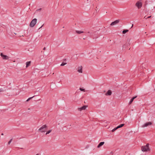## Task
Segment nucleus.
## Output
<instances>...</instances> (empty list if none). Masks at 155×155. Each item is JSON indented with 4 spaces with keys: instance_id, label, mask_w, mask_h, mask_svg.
Here are the masks:
<instances>
[{
    "instance_id": "nucleus-1",
    "label": "nucleus",
    "mask_w": 155,
    "mask_h": 155,
    "mask_svg": "<svg viewBox=\"0 0 155 155\" xmlns=\"http://www.w3.org/2000/svg\"><path fill=\"white\" fill-rule=\"evenodd\" d=\"M47 126L46 124L43 125L38 130V131L41 133L44 132L47 130Z\"/></svg>"
},
{
    "instance_id": "nucleus-2",
    "label": "nucleus",
    "mask_w": 155,
    "mask_h": 155,
    "mask_svg": "<svg viewBox=\"0 0 155 155\" xmlns=\"http://www.w3.org/2000/svg\"><path fill=\"white\" fill-rule=\"evenodd\" d=\"M141 150L143 152H147L150 150L149 147V144L147 143L146 146H142L141 147Z\"/></svg>"
},
{
    "instance_id": "nucleus-3",
    "label": "nucleus",
    "mask_w": 155,
    "mask_h": 155,
    "mask_svg": "<svg viewBox=\"0 0 155 155\" xmlns=\"http://www.w3.org/2000/svg\"><path fill=\"white\" fill-rule=\"evenodd\" d=\"M37 21V19L36 18H35L33 19L30 24V26L31 27H33L36 24Z\"/></svg>"
},
{
    "instance_id": "nucleus-4",
    "label": "nucleus",
    "mask_w": 155,
    "mask_h": 155,
    "mask_svg": "<svg viewBox=\"0 0 155 155\" xmlns=\"http://www.w3.org/2000/svg\"><path fill=\"white\" fill-rule=\"evenodd\" d=\"M0 55L3 60H8L9 58V57L6 55H4L2 53H0Z\"/></svg>"
},
{
    "instance_id": "nucleus-5",
    "label": "nucleus",
    "mask_w": 155,
    "mask_h": 155,
    "mask_svg": "<svg viewBox=\"0 0 155 155\" xmlns=\"http://www.w3.org/2000/svg\"><path fill=\"white\" fill-rule=\"evenodd\" d=\"M152 124L151 122H148L145 124H144L142 126V127H147L149 125H151Z\"/></svg>"
},
{
    "instance_id": "nucleus-6",
    "label": "nucleus",
    "mask_w": 155,
    "mask_h": 155,
    "mask_svg": "<svg viewBox=\"0 0 155 155\" xmlns=\"http://www.w3.org/2000/svg\"><path fill=\"white\" fill-rule=\"evenodd\" d=\"M142 3L139 2H137L136 4V6L138 8H140L142 6Z\"/></svg>"
},
{
    "instance_id": "nucleus-7",
    "label": "nucleus",
    "mask_w": 155,
    "mask_h": 155,
    "mask_svg": "<svg viewBox=\"0 0 155 155\" xmlns=\"http://www.w3.org/2000/svg\"><path fill=\"white\" fill-rule=\"evenodd\" d=\"M120 21V20L118 19L112 22L110 24V25L113 26L117 24Z\"/></svg>"
},
{
    "instance_id": "nucleus-8",
    "label": "nucleus",
    "mask_w": 155,
    "mask_h": 155,
    "mask_svg": "<svg viewBox=\"0 0 155 155\" xmlns=\"http://www.w3.org/2000/svg\"><path fill=\"white\" fill-rule=\"evenodd\" d=\"M87 107V106L84 105V106H83V107H81L78 108V110L79 111H81L82 110H85Z\"/></svg>"
},
{
    "instance_id": "nucleus-9",
    "label": "nucleus",
    "mask_w": 155,
    "mask_h": 155,
    "mask_svg": "<svg viewBox=\"0 0 155 155\" xmlns=\"http://www.w3.org/2000/svg\"><path fill=\"white\" fill-rule=\"evenodd\" d=\"M78 71L79 73H82V66H81L79 67L78 68Z\"/></svg>"
},
{
    "instance_id": "nucleus-10",
    "label": "nucleus",
    "mask_w": 155,
    "mask_h": 155,
    "mask_svg": "<svg viewBox=\"0 0 155 155\" xmlns=\"http://www.w3.org/2000/svg\"><path fill=\"white\" fill-rule=\"evenodd\" d=\"M137 97V96H136L135 97H133L130 100V101L129 103V104H131V103L133 102V101L136 98V97Z\"/></svg>"
},
{
    "instance_id": "nucleus-11",
    "label": "nucleus",
    "mask_w": 155,
    "mask_h": 155,
    "mask_svg": "<svg viewBox=\"0 0 155 155\" xmlns=\"http://www.w3.org/2000/svg\"><path fill=\"white\" fill-rule=\"evenodd\" d=\"M112 94V92L110 90H109L106 93L105 95H110Z\"/></svg>"
},
{
    "instance_id": "nucleus-12",
    "label": "nucleus",
    "mask_w": 155,
    "mask_h": 155,
    "mask_svg": "<svg viewBox=\"0 0 155 155\" xmlns=\"http://www.w3.org/2000/svg\"><path fill=\"white\" fill-rule=\"evenodd\" d=\"M104 143V142H100L98 145V146H97V148L100 147L101 146H102Z\"/></svg>"
},
{
    "instance_id": "nucleus-13",
    "label": "nucleus",
    "mask_w": 155,
    "mask_h": 155,
    "mask_svg": "<svg viewBox=\"0 0 155 155\" xmlns=\"http://www.w3.org/2000/svg\"><path fill=\"white\" fill-rule=\"evenodd\" d=\"M30 64H31V61H28V62H26V67L27 68L30 65Z\"/></svg>"
},
{
    "instance_id": "nucleus-14",
    "label": "nucleus",
    "mask_w": 155,
    "mask_h": 155,
    "mask_svg": "<svg viewBox=\"0 0 155 155\" xmlns=\"http://www.w3.org/2000/svg\"><path fill=\"white\" fill-rule=\"evenodd\" d=\"M78 34H80L82 33H83L84 31H81L76 30L75 31Z\"/></svg>"
},
{
    "instance_id": "nucleus-15",
    "label": "nucleus",
    "mask_w": 155,
    "mask_h": 155,
    "mask_svg": "<svg viewBox=\"0 0 155 155\" xmlns=\"http://www.w3.org/2000/svg\"><path fill=\"white\" fill-rule=\"evenodd\" d=\"M124 125V124H121L117 127V128H119L123 127Z\"/></svg>"
},
{
    "instance_id": "nucleus-16",
    "label": "nucleus",
    "mask_w": 155,
    "mask_h": 155,
    "mask_svg": "<svg viewBox=\"0 0 155 155\" xmlns=\"http://www.w3.org/2000/svg\"><path fill=\"white\" fill-rule=\"evenodd\" d=\"M128 31V30H127V29H126V30H124L123 31V32H122V33L123 34H125L126 33H127V32Z\"/></svg>"
},
{
    "instance_id": "nucleus-17",
    "label": "nucleus",
    "mask_w": 155,
    "mask_h": 155,
    "mask_svg": "<svg viewBox=\"0 0 155 155\" xmlns=\"http://www.w3.org/2000/svg\"><path fill=\"white\" fill-rule=\"evenodd\" d=\"M52 131L51 130H48L46 133V135H47L48 134H49Z\"/></svg>"
},
{
    "instance_id": "nucleus-18",
    "label": "nucleus",
    "mask_w": 155,
    "mask_h": 155,
    "mask_svg": "<svg viewBox=\"0 0 155 155\" xmlns=\"http://www.w3.org/2000/svg\"><path fill=\"white\" fill-rule=\"evenodd\" d=\"M35 97V96H33V97H29V98L28 99H27V100H26V101H29L30 100L31 98H33V97Z\"/></svg>"
},
{
    "instance_id": "nucleus-19",
    "label": "nucleus",
    "mask_w": 155,
    "mask_h": 155,
    "mask_svg": "<svg viewBox=\"0 0 155 155\" xmlns=\"http://www.w3.org/2000/svg\"><path fill=\"white\" fill-rule=\"evenodd\" d=\"M66 64H67L66 63L63 62L61 64V66H64V65H65Z\"/></svg>"
},
{
    "instance_id": "nucleus-20",
    "label": "nucleus",
    "mask_w": 155,
    "mask_h": 155,
    "mask_svg": "<svg viewBox=\"0 0 155 155\" xmlns=\"http://www.w3.org/2000/svg\"><path fill=\"white\" fill-rule=\"evenodd\" d=\"M81 91H83L84 92L85 91V90L84 89H83L82 88H80L79 89Z\"/></svg>"
},
{
    "instance_id": "nucleus-21",
    "label": "nucleus",
    "mask_w": 155,
    "mask_h": 155,
    "mask_svg": "<svg viewBox=\"0 0 155 155\" xmlns=\"http://www.w3.org/2000/svg\"><path fill=\"white\" fill-rule=\"evenodd\" d=\"M118 129V128H117V127H115V128H114V129H113L112 130V132H114V131H115V130H116L117 129Z\"/></svg>"
},
{
    "instance_id": "nucleus-22",
    "label": "nucleus",
    "mask_w": 155,
    "mask_h": 155,
    "mask_svg": "<svg viewBox=\"0 0 155 155\" xmlns=\"http://www.w3.org/2000/svg\"><path fill=\"white\" fill-rule=\"evenodd\" d=\"M12 139H11L8 142V144H10L12 142Z\"/></svg>"
},
{
    "instance_id": "nucleus-23",
    "label": "nucleus",
    "mask_w": 155,
    "mask_h": 155,
    "mask_svg": "<svg viewBox=\"0 0 155 155\" xmlns=\"http://www.w3.org/2000/svg\"><path fill=\"white\" fill-rule=\"evenodd\" d=\"M5 90H4L2 88H0V92H3Z\"/></svg>"
},
{
    "instance_id": "nucleus-24",
    "label": "nucleus",
    "mask_w": 155,
    "mask_h": 155,
    "mask_svg": "<svg viewBox=\"0 0 155 155\" xmlns=\"http://www.w3.org/2000/svg\"><path fill=\"white\" fill-rule=\"evenodd\" d=\"M41 8H40L38 9L37 11H41Z\"/></svg>"
},
{
    "instance_id": "nucleus-25",
    "label": "nucleus",
    "mask_w": 155,
    "mask_h": 155,
    "mask_svg": "<svg viewBox=\"0 0 155 155\" xmlns=\"http://www.w3.org/2000/svg\"><path fill=\"white\" fill-rule=\"evenodd\" d=\"M151 17V16H148L147 17V18H145V19H147V18H150V17Z\"/></svg>"
},
{
    "instance_id": "nucleus-26",
    "label": "nucleus",
    "mask_w": 155,
    "mask_h": 155,
    "mask_svg": "<svg viewBox=\"0 0 155 155\" xmlns=\"http://www.w3.org/2000/svg\"><path fill=\"white\" fill-rule=\"evenodd\" d=\"M46 49V48L45 47L43 48V50H45Z\"/></svg>"
},
{
    "instance_id": "nucleus-27",
    "label": "nucleus",
    "mask_w": 155,
    "mask_h": 155,
    "mask_svg": "<svg viewBox=\"0 0 155 155\" xmlns=\"http://www.w3.org/2000/svg\"><path fill=\"white\" fill-rule=\"evenodd\" d=\"M43 25H42L39 28V29H40V28H41L43 26Z\"/></svg>"
},
{
    "instance_id": "nucleus-28",
    "label": "nucleus",
    "mask_w": 155,
    "mask_h": 155,
    "mask_svg": "<svg viewBox=\"0 0 155 155\" xmlns=\"http://www.w3.org/2000/svg\"><path fill=\"white\" fill-rule=\"evenodd\" d=\"M147 18L146 17V16H145L144 17V18L145 19V18Z\"/></svg>"
},
{
    "instance_id": "nucleus-29",
    "label": "nucleus",
    "mask_w": 155,
    "mask_h": 155,
    "mask_svg": "<svg viewBox=\"0 0 155 155\" xmlns=\"http://www.w3.org/2000/svg\"><path fill=\"white\" fill-rule=\"evenodd\" d=\"M4 134L3 133H2V134H1V135H3Z\"/></svg>"
},
{
    "instance_id": "nucleus-30",
    "label": "nucleus",
    "mask_w": 155,
    "mask_h": 155,
    "mask_svg": "<svg viewBox=\"0 0 155 155\" xmlns=\"http://www.w3.org/2000/svg\"><path fill=\"white\" fill-rule=\"evenodd\" d=\"M36 155H39V154H36Z\"/></svg>"
},
{
    "instance_id": "nucleus-31",
    "label": "nucleus",
    "mask_w": 155,
    "mask_h": 155,
    "mask_svg": "<svg viewBox=\"0 0 155 155\" xmlns=\"http://www.w3.org/2000/svg\"><path fill=\"white\" fill-rule=\"evenodd\" d=\"M133 25H132V27H131V28H132V27H133Z\"/></svg>"
},
{
    "instance_id": "nucleus-32",
    "label": "nucleus",
    "mask_w": 155,
    "mask_h": 155,
    "mask_svg": "<svg viewBox=\"0 0 155 155\" xmlns=\"http://www.w3.org/2000/svg\"><path fill=\"white\" fill-rule=\"evenodd\" d=\"M88 33H90V32H88Z\"/></svg>"
}]
</instances>
